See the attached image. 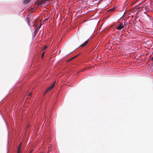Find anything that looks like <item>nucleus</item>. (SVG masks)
Instances as JSON below:
<instances>
[{"instance_id":"nucleus-1","label":"nucleus","mask_w":153,"mask_h":153,"mask_svg":"<svg viewBox=\"0 0 153 153\" xmlns=\"http://www.w3.org/2000/svg\"><path fill=\"white\" fill-rule=\"evenodd\" d=\"M94 0H86V1L87 4L89 5H93L95 4L94 3Z\"/></svg>"},{"instance_id":"nucleus-2","label":"nucleus","mask_w":153,"mask_h":153,"mask_svg":"<svg viewBox=\"0 0 153 153\" xmlns=\"http://www.w3.org/2000/svg\"><path fill=\"white\" fill-rule=\"evenodd\" d=\"M124 27V25L123 23H120L119 25L117 27V29L118 30H120Z\"/></svg>"},{"instance_id":"nucleus-3","label":"nucleus","mask_w":153,"mask_h":153,"mask_svg":"<svg viewBox=\"0 0 153 153\" xmlns=\"http://www.w3.org/2000/svg\"><path fill=\"white\" fill-rule=\"evenodd\" d=\"M21 144H22V143H20L19 145L18 146V150H17V153H22V152Z\"/></svg>"},{"instance_id":"nucleus-4","label":"nucleus","mask_w":153,"mask_h":153,"mask_svg":"<svg viewBox=\"0 0 153 153\" xmlns=\"http://www.w3.org/2000/svg\"><path fill=\"white\" fill-rule=\"evenodd\" d=\"M55 82L52 84L51 85L50 87H48V91H51L54 88L55 84Z\"/></svg>"},{"instance_id":"nucleus-5","label":"nucleus","mask_w":153,"mask_h":153,"mask_svg":"<svg viewBox=\"0 0 153 153\" xmlns=\"http://www.w3.org/2000/svg\"><path fill=\"white\" fill-rule=\"evenodd\" d=\"M48 0H40V1H39L38 2V4L39 5H40L44 3L45 2V1Z\"/></svg>"},{"instance_id":"nucleus-6","label":"nucleus","mask_w":153,"mask_h":153,"mask_svg":"<svg viewBox=\"0 0 153 153\" xmlns=\"http://www.w3.org/2000/svg\"><path fill=\"white\" fill-rule=\"evenodd\" d=\"M88 40H86L85 42H84L83 44H82L80 45V46L82 47H84L86 45H87V44L88 42Z\"/></svg>"},{"instance_id":"nucleus-7","label":"nucleus","mask_w":153,"mask_h":153,"mask_svg":"<svg viewBox=\"0 0 153 153\" xmlns=\"http://www.w3.org/2000/svg\"><path fill=\"white\" fill-rule=\"evenodd\" d=\"M40 28V27H38L35 30L34 32V35L35 36L36 34L39 31V29Z\"/></svg>"},{"instance_id":"nucleus-8","label":"nucleus","mask_w":153,"mask_h":153,"mask_svg":"<svg viewBox=\"0 0 153 153\" xmlns=\"http://www.w3.org/2000/svg\"><path fill=\"white\" fill-rule=\"evenodd\" d=\"M26 19L27 20V22L29 26L30 25V19L28 17H27L26 18Z\"/></svg>"},{"instance_id":"nucleus-9","label":"nucleus","mask_w":153,"mask_h":153,"mask_svg":"<svg viewBox=\"0 0 153 153\" xmlns=\"http://www.w3.org/2000/svg\"><path fill=\"white\" fill-rule=\"evenodd\" d=\"M32 0H24V3L26 4H27L29 3Z\"/></svg>"},{"instance_id":"nucleus-10","label":"nucleus","mask_w":153,"mask_h":153,"mask_svg":"<svg viewBox=\"0 0 153 153\" xmlns=\"http://www.w3.org/2000/svg\"><path fill=\"white\" fill-rule=\"evenodd\" d=\"M114 10V8H112L111 9H110L108 10V11L110 12H112V11H113Z\"/></svg>"},{"instance_id":"nucleus-11","label":"nucleus","mask_w":153,"mask_h":153,"mask_svg":"<svg viewBox=\"0 0 153 153\" xmlns=\"http://www.w3.org/2000/svg\"><path fill=\"white\" fill-rule=\"evenodd\" d=\"M78 56V55H76L74 57H73V58H71L69 60V61H70L71 60H72L73 59L75 58L77 56Z\"/></svg>"},{"instance_id":"nucleus-12","label":"nucleus","mask_w":153,"mask_h":153,"mask_svg":"<svg viewBox=\"0 0 153 153\" xmlns=\"http://www.w3.org/2000/svg\"><path fill=\"white\" fill-rule=\"evenodd\" d=\"M48 92V88L44 92V93L43 94V95H45L46 94H47V93Z\"/></svg>"},{"instance_id":"nucleus-13","label":"nucleus","mask_w":153,"mask_h":153,"mask_svg":"<svg viewBox=\"0 0 153 153\" xmlns=\"http://www.w3.org/2000/svg\"><path fill=\"white\" fill-rule=\"evenodd\" d=\"M44 53H45V52L43 51V52L42 53V56H41L42 58L43 57V56H44Z\"/></svg>"},{"instance_id":"nucleus-14","label":"nucleus","mask_w":153,"mask_h":153,"mask_svg":"<svg viewBox=\"0 0 153 153\" xmlns=\"http://www.w3.org/2000/svg\"><path fill=\"white\" fill-rule=\"evenodd\" d=\"M31 95V93H30L28 95V98L30 97Z\"/></svg>"},{"instance_id":"nucleus-15","label":"nucleus","mask_w":153,"mask_h":153,"mask_svg":"<svg viewBox=\"0 0 153 153\" xmlns=\"http://www.w3.org/2000/svg\"><path fill=\"white\" fill-rule=\"evenodd\" d=\"M47 47V46H46L45 47V48H44V49H43V50L44 51L45 49H46Z\"/></svg>"},{"instance_id":"nucleus-16","label":"nucleus","mask_w":153,"mask_h":153,"mask_svg":"<svg viewBox=\"0 0 153 153\" xmlns=\"http://www.w3.org/2000/svg\"><path fill=\"white\" fill-rule=\"evenodd\" d=\"M33 150L32 149L31 150L30 152L29 153H32V152H33Z\"/></svg>"},{"instance_id":"nucleus-17","label":"nucleus","mask_w":153,"mask_h":153,"mask_svg":"<svg viewBox=\"0 0 153 153\" xmlns=\"http://www.w3.org/2000/svg\"><path fill=\"white\" fill-rule=\"evenodd\" d=\"M41 24H40L39 25V26L38 27H40V28L41 27Z\"/></svg>"},{"instance_id":"nucleus-18","label":"nucleus","mask_w":153,"mask_h":153,"mask_svg":"<svg viewBox=\"0 0 153 153\" xmlns=\"http://www.w3.org/2000/svg\"><path fill=\"white\" fill-rule=\"evenodd\" d=\"M29 127V125H27L26 127L27 128H28Z\"/></svg>"},{"instance_id":"nucleus-19","label":"nucleus","mask_w":153,"mask_h":153,"mask_svg":"<svg viewBox=\"0 0 153 153\" xmlns=\"http://www.w3.org/2000/svg\"><path fill=\"white\" fill-rule=\"evenodd\" d=\"M47 19H48V18H46V19H45V20H44V21H46V20H47Z\"/></svg>"},{"instance_id":"nucleus-20","label":"nucleus","mask_w":153,"mask_h":153,"mask_svg":"<svg viewBox=\"0 0 153 153\" xmlns=\"http://www.w3.org/2000/svg\"><path fill=\"white\" fill-rule=\"evenodd\" d=\"M143 7H141V10L142 9H143Z\"/></svg>"},{"instance_id":"nucleus-21","label":"nucleus","mask_w":153,"mask_h":153,"mask_svg":"<svg viewBox=\"0 0 153 153\" xmlns=\"http://www.w3.org/2000/svg\"><path fill=\"white\" fill-rule=\"evenodd\" d=\"M122 36H123V35H121L120 36H121V37H122Z\"/></svg>"},{"instance_id":"nucleus-22","label":"nucleus","mask_w":153,"mask_h":153,"mask_svg":"<svg viewBox=\"0 0 153 153\" xmlns=\"http://www.w3.org/2000/svg\"><path fill=\"white\" fill-rule=\"evenodd\" d=\"M152 58V59H153V57Z\"/></svg>"}]
</instances>
